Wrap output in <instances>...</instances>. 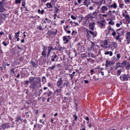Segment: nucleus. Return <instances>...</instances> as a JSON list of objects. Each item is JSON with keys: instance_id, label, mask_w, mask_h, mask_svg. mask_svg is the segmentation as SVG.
<instances>
[{"instance_id": "nucleus-1", "label": "nucleus", "mask_w": 130, "mask_h": 130, "mask_svg": "<svg viewBox=\"0 0 130 130\" xmlns=\"http://www.w3.org/2000/svg\"><path fill=\"white\" fill-rule=\"evenodd\" d=\"M6 4L5 1L2 0L0 2V12H3L6 10V9L4 8V6Z\"/></svg>"}, {"instance_id": "nucleus-2", "label": "nucleus", "mask_w": 130, "mask_h": 130, "mask_svg": "<svg viewBox=\"0 0 130 130\" xmlns=\"http://www.w3.org/2000/svg\"><path fill=\"white\" fill-rule=\"evenodd\" d=\"M125 36L127 44H128L130 43V32L127 31Z\"/></svg>"}, {"instance_id": "nucleus-3", "label": "nucleus", "mask_w": 130, "mask_h": 130, "mask_svg": "<svg viewBox=\"0 0 130 130\" xmlns=\"http://www.w3.org/2000/svg\"><path fill=\"white\" fill-rule=\"evenodd\" d=\"M108 9V7L104 5L101 7L100 11L101 12L104 13Z\"/></svg>"}, {"instance_id": "nucleus-4", "label": "nucleus", "mask_w": 130, "mask_h": 130, "mask_svg": "<svg viewBox=\"0 0 130 130\" xmlns=\"http://www.w3.org/2000/svg\"><path fill=\"white\" fill-rule=\"evenodd\" d=\"M64 84L63 86H62V82L61 78L59 79L58 80L57 82V86L61 88L63 86H64Z\"/></svg>"}, {"instance_id": "nucleus-5", "label": "nucleus", "mask_w": 130, "mask_h": 130, "mask_svg": "<svg viewBox=\"0 0 130 130\" xmlns=\"http://www.w3.org/2000/svg\"><path fill=\"white\" fill-rule=\"evenodd\" d=\"M120 78L122 81H127L128 80V77L127 75L125 74L122 75L120 77Z\"/></svg>"}, {"instance_id": "nucleus-6", "label": "nucleus", "mask_w": 130, "mask_h": 130, "mask_svg": "<svg viewBox=\"0 0 130 130\" xmlns=\"http://www.w3.org/2000/svg\"><path fill=\"white\" fill-rule=\"evenodd\" d=\"M116 31L117 34L121 36L123 35L124 33V29L121 28L116 30Z\"/></svg>"}, {"instance_id": "nucleus-7", "label": "nucleus", "mask_w": 130, "mask_h": 130, "mask_svg": "<svg viewBox=\"0 0 130 130\" xmlns=\"http://www.w3.org/2000/svg\"><path fill=\"white\" fill-rule=\"evenodd\" d=\"M32 89L34 90H35L37 89L38 88V85L35 83H33L29 86Z\"/></svg>"}, {"instance_id": "nucleus-8", "label": "nucleus", "mask_w": 130, "mask_h": 130, "mask_svg": "<svg viewBox=\"0 0 130 130\" xmlns=\"http://www.w3.org/2000/svg\"><path fill=\"white\" fill-rule=\"evenodd\" d=\"M87 32L88 35H89V32L94 37L96 36L97 35V33L96 32H93L91 31H89L88 29L87 30Z\"/></svg>"}, {"instance_id": "nucleus-9", "label": "nucleus", "mask_w": 130, "mask_h": 130, "mask_svg": "<svg viewBox=\"0 0 130 130\" xmlns=\"http://www.w3.org/2000/svg\"><path fill=\"white\" fill-rule=\"evenodd\" d=\"M95 25L94 22H92L90 23L89 24V28L90 29H91L92 31L94 30V26Z\"/></svg>"}, {"instance_id": "nucleus-10", "label": "nucleus", "mask_w": 130, "mask_h": 130, "mask_svg": "<svg viewBox=\"0 0 130 130\" xmlns=\"http://www.w3.org/2000/svg\"><path fill=\"white\" fill-rule=\"evenodd\" d=\"M48 48V53L47 54V56L48 57L50 55L51 52V51H54V49L53 48L52 46H49L47 47Z\"/></svg>"}, {"instance_id": "nucleus-11", "label": "nucleus", "mask_w": 130, "mask_h": 130, "mask_svg": "<svg viewBox=\"0 0 130 130\" xmlns=\"http://www.w3.org/2000/svg\"><path fill=\"white\" fill-rule=\"evenodd\" d=\"M105 20H103L101 21L98 22V23L100 25V28L101 29L105 28Z\"/></svg>"}, {"instance_id": "nucleus-12", "label": "nucleus", "mask_w": 130, "mask_h": 130, "mask_svg": "<svg viewBox=\"0 0 130 130\" xmlns=\"http://www.w3.org/2000/svg\"><path fill=\"white\" fill-rule=\"evenodd\" d=\"M66 48V47L63 46L62 47L60 45H59L58 46L57 50L58 51H60V52H62Z\"/></svg>"}, {"instance_id": "nucleus-13", "label": "nucleus", "mask_w": 130, "mask_h": 130, "mask_svg": "<svg viewBox=\"0 0 130 130\" xmlns=\"http://www.w3.org/2000/svg\"><path fill=\"white\" fill-rule=\"evenodd\" d=\"M33 83H39L40 82V78H39L33 77Z\"/></svg>"}, {"instance_id": "nucleus-14", "label": "nucleus", "mask_w": 130, "mask_h": 130, "mask_svg": "<svg viewBox=\"0 0 130 130\" xmlns=\"http://www.w3.org/2000/svg\"><path fill=\"white\" fill-rule=\"evenodd\" d=\"M57 32V30H55V31L54 30H53L52 31H48V35L50 36H51L52 35H55Z\"/></svg>"}, {"instance_id": "nucleus-15", "label": "nucleus", "mask_w": 130, "mask_h": 130, "mask_svg": "<svg viewBox=\"0 0 130 130\" xmlns=\"http://www.w3.org/2000/svg\"><path fill=\"white\" fill-rule=\"evenodd\" d=\"M113 29L110 26H109L106 30V32L107 34H110L111 32L113 31Z\"/></svg>"}, {"instance_id": "nucleus-16", "label": "nucleus", "mask_w": 130, "mask_h": 130, "mask_svg": "<svg viewBox=\"0 0 130 130\" xmlns=\"http://www.w3.org/2000/svg\"><path fill=\"white\" fill-rule=\"evenodd\" d=\"M124 64L126 70H128L130 68V62H125L124 63Z\"/></svg>"}, {"instance_id": "nucleus-17", "label": "nucleus", "mask_w": 130, "mask_h": 130, "mask_svg": "<svg viewBox=\"0 0 130 130\" xmlns=\"http://www.w3.org/2000/svg\"><path fill=\"white\" fill-rule=\"evenodd\" d=\"M58 56L55 54V55H53L51 57V60L52 61H55V59L57 58L56 61H57V59H58Z\"/></svg>"}, {"instance_id": "nucleus-18", "label": "nucleus", "mask_w": 130, "mask_h": 130, "mask_svg": "<svg viewBox=\"0 0 130 130\" xmlns=\"http://www.w3.org/2000/svg\"><path fill=\"white\" fill-rule=\"evenodd\" d=\"M106 63L105 64L106 67L110 66V65L113 64L114 63L113 62L107 60L106 61Z\"/></svg>"}, {"instance_id": "nucleus-19", "label": "nucleus", "mask_w": 130, "mask_h": 130, "mask_svg": "<svg viewBox=\"0 0 130 130\" xmlns=\"http://www.w3.org/2000/svg\"><path fill=\"white\" fill-rule=\"evenodd\" d=\"M93 3L96 5L99 6H100L102 5L101 4L102 2L101 1V0L94 1L93 2Z\"/></svg>"}, {"instance_id": "nucleus-20", "label": "nucleus", "mask_w": 130, "mask_h": 130, "mask_svg": "<svg viewBox=\"0 0 130 130\" xmlns=\"http://www.w3.org/2000/svg\"><path fill=\"white\" fill-rule=\"evenodd\" d=\"M94 43L92 42L91 45L90 47L88 48V50L89 51H91L93 50H94Z\"/></svg>"}, {"instance_id": "nucleus-21", "label": "nucleus", "mask_w": 130, "mask_h": 130, "mask_svg": "<svg viewBox=\"0 0 130 130\" xmlns=\"http://www.w3.org/2000/svg\"><path fill=\"white\" fill-rule=\"evenodd\" d=\"M63 41H64V44H66L68 43L69 41V40H68V39L66 37V36H64L63 37Z\"/></svg>"}, {"instance_id": "nucleus-22", "label": "nucleus", "mask_w": 130, "mask_h": 130, "mask_svg": "<svg viewBox=\"0 0 130 130\" xmlns=\"http://www.w3.org/2000/svg\"><path fill=\"white\" fill-rule=\"evenodd\" d=\"M89 18H91L92 20L93 19L92 14L91 15L90 13H89L88 15L86 18V20L87 21L88 20Z\"/></svg>"}, {"instance_id": "nucleus-23", "label": "nucleus", "mask_w": 130, "mask_h": 130, "mask_svg": "<svg viewBox=\"0 0 130 130\" xmlns=\"http://www.w3.org/2000/svg\"><path fill=\"white\" fill-rule=\"evenodd\" d=\"M125 18L127 21L129 23H130V18L129 15L126 14L125 16Z\"/></svg>"}, {"instance_id": "nucleus-24", "label": "nucleus", "mask_w": 130, "mask_h": 130, "mask_svg": "<svg viewBox=\"0 0 130 130\" xmlns=\"http://www.w3.org/2000/svg\"><path fill=\"white\" fill-rule=\"evenodd\" d=\"M121 36V35L118 34V36H117L115 37V39L117 40H118L120 42H121V39L120 37Z\"/></svg>"}, {"instance_id": "nucleus-25", "label": "nucleus", "mask_w": 130, "mask_h": 130, "mask_svg": "<svg viewBox=\"0 0 130 130\" xmlns=\"http://www.w3.org/2000/svg\"><path fill=\"white\" fill-rule=\"evenodd\" d=\"M110 7L113 8L114 9H116L117 7V5L115 3L111 5L110 6Z\"/></svg>"}, {"instance_id": "nucleus-26", "label": "nucleus", "mask_w": 130, "mask_h": 130, "mask_svg": "<svg viewBox=\"0 0 130 130\" xmlns=\"http://www.w3.org/2000/svg\"><path fill=\"white\" fill-rule=\"evenodd\" d=\"M98 13V12L96 11H94L92 13V15L93 18H94L97 15Z\"/></svg>"}, {"instance_id": "nucleus-27", "label": "nucleus", "mask_w": 130, "mask_h": 130, "mask_svg": "<svg viewBox=\"0 0 130 130\" xmlns=\"http://www.w3.org/2000/svg\"><path fill=\"white\" fill-rule=\"evenodd\" d=\"M109 54V56H112L113 55V53L111 51H107V52H106L105 53V55H108Z\"/></svg>"}, {"instance_id": "nucleus-28", "label": "nucleus", "mask_w": 130, "mask_h": 130, "mask_svg": "<svg viewBox=\"0 0 130 130\" xmlns=\"http://www.w3.org/2000/svg\"><path fill=\"white\" fill-rule=\"evenodd\" d=\"M118 23H117L116 24V26L117 27H120V25H121L122 24V21L121 20L120 21H119L118 22Z\"/></svg>"}, {"instance_id": "nucleus-29", "label": "nucleus", "mask_w": 130, "mask_h": 130, "mask_svg": "<svg viewBox=\"0 0 130 130\" xmlns=\"http://www.w3.org/2000/svg\"><path fill=\"white\" fill-rule=\"evenodd\" d=\"M5 18V15L4 14H1L0 16V19L1 20H4Z\"/></svg>"}, {"instance_id": "nucleus-30", "label": "nucleus", "mask_w": 130, "mask_h": 130, "mask_svg": "<svg viewBox=\"0 0 130 130\" xmlns=\"http://www.w3.org/2000/svg\"><path fill=\"white\" fill-rule=\"evenodd\" d=\"M46 55V51L43 50L42 52L41 55L42 56L45 57Z\"/></svg>"}, {"instance_id": "nucleus-31", "label": "nucleus", "mask_w": 130, "mask_h": 130, "mask_svg": "<svg viewBox=\"0 0 130 130\" xmlns=\"http://www.w3.org/2000/svg\"><path fill=\"white\" fill-rule=\"evenodd\" d=\"M7 127V124L6 123L3 124L1 126V127L4 129L6 128Z\"/></svg>"}, {"instance_id": "nucleus-32", "label": "nucleus", "mask_w": 130, "mask_h": 130, "mask_svg": "<svg viewBox=\"0 0 130 130\" xmlns=\"http://www.w3.org/2000/svg\"><path fill=\"white\" fill-rule=\"evenodd\" d=\"M46 27V26H45L44 27H42V26H39L38 27V29L41 30H43Z\"/></svg>"}, {"instance_id": "nucleus-33", "label": "nucleus", "mask_w": 130, "mask_h": 130, "mask_svg": "<svg viewBox=\"0 0 130 130\" xmlns=\"http://www.w3.org/2000/svg\"><path fill=\"white\" fill-rule=\"evenodd\" d=\"M52 94V92H51V91H50L48 92V93H47L46 92H45L44 93V95H46L47 94V95L48 96H50Z\"/></svg>"}, {"instance_id": "nucleus-34", "label": "nucleus", "mask_w": 130, "mask_h": 130, "mask_svg": "<svg viewBox=\"0 0 130 130\" xmlns=\"http://www.w3.org/2000/svg\"><path fill=\"white\" fill-rule=\"evenodd\" d=\"M84 4L86 6L88 7V6L89 4H87L88 0H84Z\"/></svg>"}, {"instance_id": "nucleus-35", "label": "nucleus", "mask_w": 130, "mask_h": 130, "mask_svg": "<svg viewBox=\"0 0 130 130\" xmlns=\"http://www.w3.org/2000/svg\"><path fill=\"white\" fill-rule=\"evenodd\" d=\"M16 120L15 121L16 122H18L19 120H21V117L20 116H18L16 118Z\"/></svg>"}, {"instance_id": "nucleus-36", "label": "nucleus", "mask_w": 130, "mask_h": 130, "mask_svg": "<svg viewBox=\"0 0 130 130\" xmlns=\"http://www.w3.org/2000/svg\"><path fill=\"white\" fill-rule=\"evenodd\" d=\"M46 6L48 8H50L52 7V6L51 3H47L46 4Z\"/></svg>"}, {"instance_id": "nucleus-37", "label": "nucleus", "mask_w": 130, "mask_h": 130, "mask_svg": "<svg viewBox=\"0 0 130 130\" xmlns=\"http://www.w3.org/2000/svg\"><path fill=\"white\" fill-rule=\"evenodd\" d=\"M30 63H31V64L32 65L33 67H35L36 66V64L35 62L34 61H31Z\"/></svg>"}, {"instance_id": "nucleus-38", "label": "nucleus", "mask_w": 130, "mask_h": 130, "mask_svg": "<svg viewBox=\"0 0 130 130\" xmlns=\"http://www.w3.org/2000/svg\"><path fill=\"white\" fill-rule=\"evenodd\" d=\"M14 69H12L11 70V73L12 75H13V74H14V75H15V72L14 71Z\"/></svg>"}, {"instance_id": "nucleus-39", "label": "nucleus", "mask_w": 130, "mask_h": 130, "mask_svg": "<svg viewBox=\"0 0 130 130\" xmlns=\"http://www.w3.org/2000/svg\"><path fill=\"white\" fill-rule=\"evenodd\" d=\"M56 67L55 66H53L52 67H48V69L51 70H52L54 69Z\"/></svg>"}, {"instance_id": "nucleus-40", "label": "nucleus", "mask_w": 130, "mask_h": 130, "mask_svg": "<svg viewBox=\"0 0 130 130\" xmlns=\"http://www.w3.org/2000/svg\"><path fill=\"white\" fill-rule=\"evenodd\" d=\"M108 24L112 25H113L114 24V23L112 20H111L110 21L108 22Z\"/></svg>"}, {"instance_id": "nucleus-41", "label": "nucleus", "mask_w": 130, "mask_h": 130, "mask_svg": "<svg viewBox=\"0 0 130 130\" xmlns=\"http://www.w3.org/2000/svg\"><path fill=\"white\" fill-rule=\"evenodd\" d=\"M45 20L47 21V22L48 23H50L51 22V20L48 19V18H46L45 19Z\"/></svg>"}, {"instance_id": "nucleus-42", "label": "nucleus", "mask_w": 130, "mask_h": 130, "mask_svg": "<svg viewBox=\"0 0 130 130\" xmlns=\"http://www.w3.org/2000/svg\"><path fill=\"white\" fill-rule=\"evenodd\" d=\"M22 45H18L17 46L18 49H20L21 50H22L23 49L21 48Z\"/></svg>"}, {"instance_id": "nucleus-43", "label": "nucleus", "mask_w": 130, "mask_h": 130, "mask_svg": "<svg viewBox=\"0 0 130 130\" xmlns=\"http://www.w3.org/2000/svg\"><path fill=\"white\" fill-rule=\"evenodd\" d=\"M104 45L106 46L108 44V42L107 40H104L103 42Z\"/></svg>"}, {"instance_id": "nucleus-44", "label": "nucleus", "mask_w": 130, "mask_h": 130, "mask_svg": "<svg viewBox=\"0 0 130 130\" xmlns=\"http://www.w3.org/2000/svg\"><path fill=\"white\" fill-rule=\"evenodd\" d=\"M121 72V70H119L117 71V74L118 76L120 75Z\"/></svg>"}, {"instance_id": "nucleus-45", "label": "nucleus", "mask_w": 130, "mask_h": 130, "mask_svg": "<svg viewBox=\"0 0 130 130\" xmlns=\"http://www.w3.org/2000/svg\"><path fill=\"white\" fill-rule=\"evenodd\" d=\"M29 81L30 82H31L32 81H33V77H30L29 78Z\"/></svg>"}, {"instance_id": "nucleus-46", "label": "nucleus", "mask_w": 130, "mask_h": 130, "mask_svg": "<svg viewBox=\"0 0 130 130\" xmlns=\"http://www.w3.org/2000/svg\"><path fill=\"white\" fill-rule=\"evenodd\" d=\"M112 32L111 34L113 36H115L116 35V32L114 30H113V31H112Z\"/></svg>"}, {"instance_id": "nucleus-47", "label": "nucleus", "mask_w": 130, "mask_h": 130, "mask_svg": "<svg viewBox=\"0 0 130 130\" xmlns=\"http://www.w3.org/2000/svg\"><path fill=\"white\" fill-rule=\"evenodd\" d=\"M21 1L20 0H16L15 1V3L16 4H17L18 3L19 4H20L21 3Z\"/></svg>"}, {"instance_id": "nucleus-48", "label": "nucleus", "mask_w": 130, "mask_h": 130, "mask_svg": "<svg viewBox=\"0 0 130 130\" xmlns=\"http://www.w3.org/2000/svg\"><path fill=\"white\" fill-rule=\"evenodd\" d=\"M19 36H15V37L16 39H17V41H19V40L20 39L19 37Z\"/></svg>"}, {"instance_id": "nucleus-49", "label": "nucleus", "mask_w": 130, "mask_h": 130, "mask_svg": "<svg viewBox=\"0 0 130 130\" xmlns=\"http://www.w3.org/2000/svg\"><path fill=\"white\" fill-rule=\"evenodd\" d=\"M117 57L118 59H119L121 57V55L119 54H117Z\"/></svg>"}, {"instance_id": "nucleus-50", "label": "nucleus", "mask_w": 130, "mask_h": 130, "mask_svg": "<svg viewBox=\"0 0 130 130\" xmlns=\"http://www.w3.org/2000/svg\"><path fill=\"white\" fill-rule=\"evenodd\" d=\"M73 117L74 118V120H77V116L75 115H74Z\"/></svg>"}, {"instance_id": "nucleus-51", "label": "nucleus", "mask_w": 130, "mask_h": 130, "mask_svg": "<svg viewBox=\"0 0 130 130\" xmlns=\"http://www.w3.org/2000/svg\"><path fill=\"white\" fill-rule=\"evenodd\" d=\"M61 89H57V90L56 92L58 93H60L61 92Z\"/></svg>"}, {"instance_id": "nucleus-52", "label": "nucleus", "mask_w": 130, "mask_h": 130, "mask_svg": "<svg viewBox=\"0 0 130 130\" xmlns=\"http://www.w3.org/2000/svg\"><path fill=\"white\" fill-rule=\"evenodd\" d=\"M101 1L102 2L101 4H104L105 3V0H101Z\"/></svg>"}, {"instance_id": "nucleus-53", "label": "nucleus", "mask_w": 130, "mask_h": 130, "mask_svg": "<svg viewBox=\"0 0 130 130\" xmlns=\"http://www.w3.org/2000/svg\"><path fill=\"white\" fill-rule=\"evenodd\" d=\"M71 17L72 19L74 20H76V18L75 17H74L73 15H71Z\"/></svg>"}, {"instance_id": "nucleus-54", "label": "nucleus", "mask_w": 130, "mask_h": 130, "mask_svg": "<svg viewBox=\"0 0 130 130\" xmlns=\"http://www.w3.org/2000/svg\"><path fill=\"white\" fill-rule=\"evenodd\" d=\"M43 50L44 51H46V50H47V47H45V46H43Z\"/></svg>"}, {"instance_id": "nucleus-55", "label": "nucleus", "mask_w": 130, "mask_h": 130, "mask_svg": "<svg viewBox=\"0 0 130 130\" xmlns=\"http://www.w3.org/2000/svg\"><path fill=\"white\" fill-rule=\"evenodd\" d=\"M20 33V31H19L18 32H17L15 34V36H19V35Z\"/></svg>"}, {"instance_id": "nucleus-56", "label": "nucleus", "mask_w": 130, "mask_h": 130, "mask_svg": "<svg viewBox=\"0 0 130 130\" xmlns=\"http://www.w3.org/2000/svg\"><path fill=\"white\" fill-rule=\"evenodd\" d=\"M93 126V125L92 124L90 123H89L88 125V126L89 128L91 127L92 126Z\"/></svg>"}, {"instance_id": "nucleus-57", "label": "nucleus", "mask_w": 130, "mask_h": 130, "mask_svg": "<svg viewBox=\"0 0 130 130\" xmlns=\"http://www.w3.org/2000/svg\"><path fill=\"white\" fill-rule=\"evenodd\" d=\"M94 8V7L93 6H91L90 7H89V9L90 10H92Z\"/></svg>"}, {"instance_id": "nucleus-58", "label": "nucleus", "mask_w": 130, "mask_h": 130, "mask_svg": "<svg viewBox=\"0 0 130 130\" xmlns=\"http://www.w3.org/2000/svg\"><path fill=\"white\" fill-rule=\"evenodd\" d=\"M5 46H7V44L5 42H3L2 43Z\"/></svg>"}, {"instance_id": "nucleus-59", "label": "nucleus", "mask_w": 130, "mask_h": 130, "mask_svg": "<svg viewBox=\"0 0 130 130\" xmlns=\"http://www.w3.org/2000/svg\"><path fill=\"white\" fill-rule=\"evenodd\" d=\"M30 82V81L28 80H26L25 82V83L26 84H28Z\"/></svg>"}, {"instance_id": "nucleus-60", "label": "nucleus", "mask_w": 130, "mask_h": 130, "mask_svg": "<svg viewBox=\"0 0 130 130\" xmlns=\"http://www.w3.org/2000/svg\"><path fill=\"white\" fill-rule=\"evenodd\" d=\"M5 35L3 31L0 32V35Z\"/></svg>"}, {"instance_id": "nucleus-61", "label": "nucleus", "mask_w": 130, "mask_h": 130, "mask_svg": "<svg viewBox=\"0 0 130 130\" xmlns=\"http://www.w3.org/2000/svg\"><path fill=\"white\" fill-rule=\"evenodd\" d=\"M66 37L68 39H70L71 38V37H70V36H66Z\"/></svg>"}, {"instance_id": "nucleus-62", "label": "nucleus", "mask_w": 130, "mask_h": 130, "mask_svg": "<svg viewBox=\"0 0 130 130\" xmlns=\"http://www.w3.org/2000/svg\"><path fill=\"white\" fill-rule=\"evenodd\" d=\"M74 76V75H73L72 74H71L70 75V77L71 78V79H72L73 77Z\"/></svg>"}, {"instance_id": "nucleus-63", "label": "nucleus", "mask_w": 130, "mask_h": 130, "mask_svg": "<svg viewBox=\"0 0 130 130\" xmlns=\"http://www.w3.org/2000/svg\"><path fill=\"white\" fill-rule=\"evenodd\" d=\"M25 2H22V6H25Z\"/></svg>"}, {"instance_id": "nucleus-64", "label": "nucleus", "mask_w": 130, "mask_h": 130, "mask_svg": "<svg viewBox=\"0 0 130 130\" xmlns=\"http://www.w3.org/2000/svg\"><path fill=\"white\" fill-rule=\"evenodd\" d=\"M66 32L67 33H68L69 34L71 32L69 30H67V31H66Z\"/></svg>"}]
</instances>
